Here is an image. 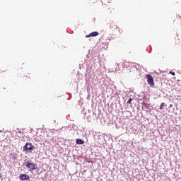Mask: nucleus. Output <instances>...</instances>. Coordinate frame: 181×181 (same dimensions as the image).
<instances>
[{"instance_id":"nucleus-4","label":"nucleus","mask_w":181,"mask_h":181,"mask_svg":"<svg viewBox=\"0 0 181 181\" xmlns=\"http://www.w3.org/2000/svg\"><path fill=\"white\" fill-rule=\"evenodd\" d=\"M98 35H99L98 32L94 31V32L90 33L89 35H86V37H87V38L91 37H94L95 36H98Z\"/></svg>"},{"instance_id":"nucleus-12","label":"nucleus","mask_w":181,"mask_h":181,"mask_svg":"<svg viewBox=\"0 0 181 181\" xmlns=\"http://www.w3.org/2000/svg\"><path fill=\"white\" fill-rule=\"evenodd\" d=\"M172 107H173V105H169V108H172Z\"/></svg>"},{"instance_id":"nucleus-11","label":"nucleus","mask_w":181,"mask_h":181,"mask_svg":"<svg viewBox=\"0 0 181 181\" xmlns=\"http://www.w3.org/2000/svg\"><path fill=\"white\" fill-rule=\"evenodd\" d=\"M160 110H163V106H162V105L160 106Z\"/></svg>"},{"instance_id":"nucleus-5","label":"nucleus","mask_w":181,"mask_h":181,"mask_svg":"<svg viewBox=\"0 0 181 181\" xmlns=\"http://www.w3.org/2000/svg\"><path fill=\"white\" fill-rule=\"evenodd\" d=\"M20 180H28L30 179L29 175L26 174H21L20 175Z\"/></svg>"},{"instance_id":"nucleus-14","label":"nucleus","mask_w":181,"mask_h":181,"mask_svg":"<svg viewBox=\"0 0 181 181\" xmlns=\"http://www.w3.org/2000/svg\"><path fill=\"white\" fill-rule=\"evenodd\" d=\"M115 28H117V25H115Z\"/></svg>"},{"instance_id":"nucleus-13","label":"nucleus","mask_w":181,"mask_h":181,"mask_svg":"<svg viewBox=\"0 0 181 181\" xmlns=\"http://www.w3.org/2000/svg\"><path fill=\"white\" fill-rule=\"evenodd\" d=\"M177 18H178V19H180V22H181V17L178 16Z\"/></svg>"},{"instance_id":"nucleus-1","label":"nucleus","mask_w":181,"mask_h":181,"mask_svg":"<svg viewBox=\"0 0 181 181\" xmlns=\"http://www.w3.org/2000/svg\"><path fill=\"white\" fill-rule=\"evenodd\" d=\"M35 149V146L32 143H26L23 146L24 152H28V151H33Z\"/></svg>"},{"instance_id":"nucleus-10","label":"nucleus","mask_w":181,"mask_h":181,"mask_svg":"<svg viewBox=\"0 0 181 181\" xmlns=\"http://www.w3.org/2000/svg\"><path fill=\"white\" fill-rule=\"evenodd\" d=\"M170 74H172V76H175L176 74L175 72L170 71Z\"/></svg>"},{"instance_id":"nucleus-7","label":"nucleus","mask_w":181,"mask_h":181,"mask_svg":"<svg viewBox=\"0 0 181 181\" xmlns=\"http://www.w3.org/2000/svg\"><path fill=\"white\" fill-rule=\"evenodd\" d=\"M123 67H129V62L123 63Z\"/></svg>"},{"instance_id":"nucleus-3","label":"nucleus","mask_w":181,"mask_h":181,"mask_svg":"<svg viewBox=\"0 0 181 181\" xmlns=\"http://www.w3.org/2000/svg\"><path fill=\"white\" fill-rule=\"evenodd\" d=\"M25 165L28 169H31V170H36L37 169V165L33 163H29V161H27L25 163Z\"/></svg>"},{"instance_id":"nucleus-9","label":"nucleus","mask_w":181,"mask_h":181,"mask_svg":"<svg viewBox=\"0 0 181 181\" xmlns=\"http://www.w3.org/2000/svg\"><path fill=\"white\" fill-rule=\"evenodd\" d=\"M160 105H161L162 107H166V104H165V103H162L160 104Z\"/></svg>"},{"instance_id":"nucleus-2","label":"nucleus","mask_w":181,"mask_h":181,"mask_svg":"<svg viewBox=\"0 0 181 181\" xmlns=\"http://www.w3.org/2000/svg\"><path fill=\"white\" fill-rule=\"evenodd\" d=\"M147 83L149 84L150 87H155V83L153 82V77L150 74L146 75Z\"/></svg>"},{"instance_id":"nucleus-6","label":"nucleus","mask_w":181,"mask_h":181,"mask_svg":"<svg viewBox=\"0 0 181 181\" xmlns=\"http://www.w3.org/2000/svg\"><path fill=\"white\" fill-rule=\"evenodd\" d=\"M76 144L77 145H83V144H84V141H83V139H77Z\"/></svg>"},{"instance_id":"nucleus-8","label":"nucleus","mask_w":181,"mask_h":181,"mask_svg":"<svg viewBox=\"0 0 181 181\" xmlns=\"http://www.w3.org/2000/svg\"><path fill=\"white\" fill-rule=\"evenodd\" d=\"M131 103H132V99L129 98V100L127 101V103L131 104Z\"/></svg>"}]
</instances>
